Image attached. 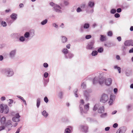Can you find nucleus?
I'll return each instance as SVG.
<instances>
[{
    "label": "nucleus",
    "instance_id": "f257e3e1",
    "mask_svg": "<svg viewBox=\"0 0 133 133\" xmlns=\"http://www.w3.org/2000/svg\"><path fill=\"white\" fill-rule=\"evenodd\" d=\"M0 121L1 124H5L6 127L9 128L8 129V131L11 130L10 128L12 127L13 126L11 120H8L7 121V122H6V118L5 116H3L1 118Z\"/></svg>",
    "mask_w": 133,
    "mask_h": 133
},
{
    "label": "nucleus",
    "instance_id": "f03ea898",
    "mask_svg": "<svg viewBox=\"0 0 133 133\" xmlns=\"http://www.w3.org/2000/svg\"><path fill=\"white\" fill-rule=\"evenodd\" d=\"M2 74L8 77H10L14 75L13 70L10 68H8L3 69L2 70Z\"/></svg>",
    "mask_w": 133,
    "mask_h": 133
},
{
    "label": "nucleus",
    "instance_id": "7ed1b4c3",
    "mask_svg": "<svg viewBox=\"0 0 133 133\" xmlns=\"http://www.w3.org/2000/svg\"><path fill=\"white\" fill-rule=\"evenodd\" d=\"M50 5L53 7L54 10L55 11L59 13H61L62 11L60 9H61V7L58 5L55 4L52 2L50 3Z\"/></svg>",
    "mask_w": 133,
    "mask_h": 133
},
{
    "label": "nucleus",
    "instance_id": "20e7f679",
    "mask_svg": "<svg viewBox=\"0 0 133 133\" xmlns=\"http://www.w3.org/2000/svg\"><path fill=\"white\" fill-rule=\"evenodd\" d=\"M95 5V3L94 1H90L88 3V6L89 7L91 8L92 9L90 11H89L87 9L86 10V12L88 13H93L94 11V8Z\"/></svg>",
    "mask_w": 133,
    "mask_h": 133
},
{
    "label": "nucleus",
    "instance_id": "39448f33",
    "mask_svg": "<svg viewBox=\"0 0 133 133\" xmlns=\"http://www.w3.org/2000/svg\"><path fill=\"white\" fill-rule=\"evenodd\" d=\"M89 104L88 103L87 104L85 105L84 106V109L83 110V108H82V110H80V112L83 114L84 113H87L88 111V110L89 108Z\"/></svg>",
    "mask_w": 133,
    "mask_h": 133
},
{
    "label": "nucleus",
    "instance_id": "423d86ee",
    "mask_svg": "<svg viewBox=\"0 0 133 133\" xmlns=\"http://www.w3.org/2000/svg\"><path fill=\"white\" fill-rule=\"evenodd\" d=\"M108 96L107 95L103 94L100 99V101L102 103H105L108 100Z\"/></svg>",
    "mask_w": 133,
    "mask_h": 133
},
{
    "label": "nucleus",
    "instance_id": "0eeeda50",
    "mask_svg": "<svg viewBox=\"0 0 133 133\" xmlns=\"http://www.w3.org/2000/svg\"><path fill=\"white\" fill-rule=\"evenodd\" d=\"M20 116L19 115L18 113L16 114L15 116L13 117L12 118V120L13 122H17L20 121L19 119Z\"/></svg>",
    "mask_w": 133,
    "mask_h": 133
},
{
    "label": "nucleus",
    "instance_id": "6e6552de",
    "mask_svg": "<svg viewBox=\"0 0 133 133\" xmlns=\"http://www.w3.org/2000/svg\"><path fill=\"white\" fill-rule=\"evenodd\" d=\"M126 130V127H122L117 130L116 133H124Z\"/></svg>",
    "mask_w": 133,
    "mask_h": 133
},
{
    "label": "nucleus",
    "instance_id": "1a4fd4ad",
    "mask_svg": "<svg viewBox=\"0 0 133 133\" xmlns=\"http://www.w3.org/2000/svg\"><path fill=\"white\" fill-rule=\"evenodd\" d=\"M16 50L14 49L11 51L9 53L10 57L12 58H14L16 54Z\"/></svg>",
    "mask_w": 133,
    "mask_h": 133
},
{
    "label": "nucleus",
    "instance_id": "9d476101",
    "mask_svg": "<svg viewBox=\"0 0 133 133\" xmlns=\"http://www.w3.org/2000/svg\"><path fill=\"white\" fill-rule=\"evenodd\" d=\"M124 45L125 46H130V45L133 46V43L131 40H127L124 43Z\"/></svg>",
    "mask_w": 133,
    "mask_h": 133
},
{
    "label": "nucleus",
    "instance_id": "9b49d317",
    "mask_svg": "<svg viewBox=\"0 0 133 133\" xmlns=\"http://www.w3.org/2000/svg\"><path fill=\"white\" fill-rule=\"evenodd\" d=\"M94 42L93 41L91 42L90 43H89L87 46L86 48L87 49L92 50L93 48V46L94 44Z\"/></svg>",
    "mask_w": 133,
    "mask_h": 133
},
{
    "label": "nucleus",
    "instance_id": "f8f14e48",
    "mask_svg": "<svg viewBox=\"0 0 133 133\" xmlns=\"http://www.w3.org/2000/svg\"><path fill=\"white\" fill-rule=\"evenodd\" d=\"M112 83V79L110 78H108L106 79L105 81V84L108 86L110 85Z\"/></svg>",
    "mask_w": 133,
    "mask_h": 133
},
{
    "label": "nucleus",
    "instance_id": "ddd939ff",
    "mask_svg": "<svg viewBox=\"0 0 133 133\" xmlns=\"http://www.w3.org/2000/svg\"><path fill=\"white\" fill-rule=\"evenodd\" d=\"M69 2L66 0H64L63 1V5L62 3H61L60 4V6L61 7V9L62 8H64V6H66L69 5Z\"/></svg>",
    "mask_w": 133,
    "mask_h": 133
},
{
    "label": "nucleus",
    "instance_id": "4468645a",
    "mask_svg": "<svg viewBox=\"0 0 133 133\" xmlns=\"http://www.w3.org/2000/svg\"><path fill=\"white\" fill-rule=\"evenodd\" d=\"M80 128L85 132H87L88 127L87 126L81 125L80 127Z\"/></svg>",
    "mask_w": 133,
    "mask_h": 133
},
{
    "label": "nucleus",
    "instance_id": "2eb2a0df",
    "mask_svg": "<svg viewBox=\"0 0 133 133\" xmlns=\"http://www.w3.org/2000/svg\"><path fill=\"white\" fill-rule=\"evenodd\" d=\"M84 95L85 98L86 100L87 101H88L90 95L87 90H85L84 91Z\"/></svg>",
    "mask_w": 133,
    "mask_h": 133
},
{
    "label": "nucleus",
    "instance_id": "dca6fc26",
    "mask_svg": "<svg viewBox=\"0 0 133 133\" xmlns=\"http://www.w3.org/2000/svg\"><path fill=\"white\" fill-rule=\"evenodd\" d=\"M105 78L104 77H101L99 78L98 81V82L100 84L102 85L105 83Z\"/></svg>",
    "mask_w": 133,
    "mask_h": 133
},
{
    "label": "nucleus",
    "instance_id": "f3484780",
    "mask_svg": "<svg viewBox=\"0 0 133 133\" xmlns=\"http://www.w3.org/2000/svg\"><path fill=\"white\" fill-rule=\"evenodd\" d=\"M90 26V24L89 23H85L84 24L83 27L82 26H81V28L80 30L81 31H83L82 29L83 28L85 29H88Z\"/></svg>",
    "mask_w": 133,
    "mask_h": 133
},
{
    "label": "nucleus",
    "instance_id": "a211bd4d",
    "mask_svg": "<svg viewBox=\"0 0 133 133\" xmlns=\"http://www.w3.org/2000/svg\"><path fill=\"white\" fill-rule=\"evenodd\" d=\"M4 113L5 114L8 113L9 111V109L8 106L6 105H4Z\"/></svg>",
    "mask_w": 133,
    "mask_h": 133
},
{
    "label": "nucleus",
    "instance_id": "6ab92c4d",
    "mask_svg": "<svg viewBox=\"0 0 133 133\" xmlns=\"http://www.w3.org/2000/svg\"><path fill=\"white\" fill-rule=\"evenodd\" d=\"M84 102L83 99H81L80 102L79 109L80 110H82V108L84 104Z\"/></svg>",
    "mask_w": 133,
    "mask_h": 133
},
{
    "label": "nucleus",
    "instance_id": "aec40b11",
    "mask_svg": "<svg viewBox=\"0 0 133 133\" xmlns=\"http://www.w3.org/2000/svg\"><path fill=\"white\" fill-rule=\"evenodd\" d=\"M104 111V109L103 106H102L100 107L98 110V112L100 113H103Z\"/></svg>",
    "mask_w": 133,
    "mask_h": 133
},
{
    "label": "nucleus",
    "instance_id": "412c9836",
    "mask_svg": "<svg viewBox=\"0 0 133 133\" xmlns=\"http://www.w3.org/2000/svg\"><path fill=\"white\" fill-rule=\"evenodd\" d=\"M42 115L45 117H47L48 116V113L45 110H43L42 112Z\"/></svg>",
    "mask_w": 133,
    "mask_h": 133
},
{
    "label": "nucleus",
    "instance_id": "4be33fe9",
    "mask_svg": "<svg viewBox=\"0 0 133 133\" xmlns=\"http://www.w3.org/2000/svg\"><path fill=\"white\" fill-rule=\"evenodd\" d=\"M101 37L100 38V40L101 42H103L106 40V36L102 35H100Z\"/></svg>",
    "mask_w": 133,
    "mask_h": 133
},
{
    "label": "nucleus",
    "instance_id": "5701e85b",
    "mask_svg": "<svg viewBox=\"0 0 133 133\" xmlns=\"http://www.w3.org/2000/svg\"><path fill=\"white\" fill-rule=\"evenodd\" d=\"M61 37L62 38L61 41L63 43H65L67 41V39L66 37L62 36Z\"/></svg>",
    "mask_w": 133,
    "mask_h": 133
},
{
    "label": "nucleus",
    "instance_id": "b1692460",
    "mask_svg": "<svg viewBox=\"0 0 133 133\" xmlns=\"http://www.w3.org/2000/svg\"><path fill=\"white\" fill-rule=\"evenodd\" d=\"M29 35H30V37L32 38L34 35V31L33 30H31L29 32Z\"/></svg>",
    "mask_w": 133,
    "mask_h": 133
},
{
    "label": "nucleus",
    "instance_id": "393cba45",
    "mask_svg": "<svg viewBox=\"0 0 133 133\" xmlns=\"http://www.w3.org/2000/svg\"><path fill=\"white\" fill-rule=\"evenodd\" d=\"M68 128H66L65 130L64 133H71L70 129L69 128H71L70 126L68 127Z\"/></svg>",
    "mask_w": 133,
    "mask_h": 133
},
{
    "label": "nucleus",
    "instance_id": "a878e982",
    "mask_svg": "<svg viewBox=\"0 0 133 133\" xmlns=\"http://www.w3.org/2000/svg\"><path fill=\"white\" fill-rule=\"evenodd\" d=\"M17 15L13 13L11 15V17L12 19L15 20L17 18Z\"/></svg>",
    "mask_w": 133,
    "mask_h": 133
},
{
    "label": "nucleus",
    "instance_id": "bb28decb",
    "mask_svg": "<svg viewBox=\"0 0 133 133\" xmlns=\"http://www.w3.org/2000/svg\"><path fill=\"white\" fill-rule=\"evenodd\" d=\"M114 97V96L111 95L110 96V99L109 102V105H111L112 104L113 99H112V98Z\"/></svg>",
    "mask_w": 133,
    "mask_h": 133
},
{
    "label": "nucleus",
    "instance_id": "cd10ccee",
    "mask_svg": "<svg viewBox=\"0 0 133 133\" xmlns=\"http://www.w3.org/2000/svg\"><path fill=\"white\" fill-rule=\"evenodd\" d=\"M24 37L26 38L30 37L29 32H26L24 34Z\"/></svg>",
    "mask_w": 133,
    "mask_h": 133
},
{
    "label": "nucleus",
    "instance_id": "c85d7f7f",
    "mask_svg": "<svg viewBox=\"0 0 133 133\" xmlns=\"http://www.w3.org/2000/svg\"><path fill=\"white\" fill-rule=\"evenodd\" d=\"M40 104V99L39 98H38L37 100V107L38 108Z\"/></svg>",
    "mask_w": 133,
    "mask_h": 133
},
{
    "label": "nucleus",
    "instance_id": "c756f323",
    "mask_svg": "<svg viewBox=\"0 0 133 133\" xmlns=\"http://www.w3.org/2000/svg\"><path fill=\"white\" fill-rule=\"evenodd\" d=\"M114 69H117L118 70V72L119 73H120L121 72V68L119 66H118L117 65H115L114 67Z\"/></svg>",
    "mask_w": 133,
    "mask_h": 133
},
{
    "label": "nucleus",
    "instance_id": "7c9ffc66",
    "mask_svg": "<svg viewBox=\"0 0 133 133\" xmlns=\"http://www.w3.org/2000/svg\"><path fill=\"white\" fill-rule=\"evenodd\" d=\"M4 105L3 106L2 105H0V112L1 113H3L4 112Z\"/></svg>",
    "mask_w": 133,
    "mask_h": 133
},
{
    "label": "nucleus",
    "instance_id": "2f4dec72",
    "mask_svg": "<svg viewBox=\"0 0 133 133\" xmlns=\"http://www.w3.org/2000/svg\"><path fill=\"white\" fill-rule=\"evenodd\" d=\"M62 52L66 55V54L68 53V50L65 48L63 49L62 50Z\"/></svg>",
    "mask_w": 133,
    "mask_h": 133
},
{
    "label": "nucleus",
    "instance_id": "473e14b6",
    "mask_svg": "<svg viewBox=\"0 0 133 133\" xmlns=\"http://www.w3.org/2000/svg\"><path fill=\"white\" fill-rule=\"evenodd\" d=\"M25 37L23 36H21L19 38V41L21 42H23L25 41Z\"/></svg>",
    "mask_w": 133,
    "mask_h": 133
},
{
    "label": "nucleus",
    "instance_id": "72a5a7b5",
    "mask_svg": "<svg viewBox=\"0 0 133 133\" xmlns=\"http://www.w3.org/2000/svg\"><path fill=\"white\" fill-rule=\"evenodd\" d=\"M48 22V20L47 19H45L42 21L41 22V24L42 25H44L46 24Z\"/></svg>",
    "mask_w": 133,
    "mask_h": 133
},
{
    "label": "nucleus",
    "instance_id": "f704fd0d",
    "mask_svg": "<svg viewBox=\"0 0 133 133\" xmlns=\"http://www.w3.org/2000/svg\"><path fill=\"white\" fill-rule=\"evenodd\" d=\"M98 79L97 78L95 77L93 79V84H96L98 83Z\"/></svg>",
    "mask_w": 133,
    "mask_h": 133
},
{
    "label": "nucleus",
    "instance_id": "c9c22d12",
    "mask_svg": "<svg viewBox=\"0 0 133 133\" xmlns=\"http://www.w3.org/2000/svg\"><path fill=\"white\" fill-rule=\"evenodd\" d=\"M63 95V93L62 91H60L58 94V96L60 98H62Z\"/></svg>",
    "mask_w": 133,
    "mask_h": 133
},
{
    "label": "nucleus",
    "instance_id": "e433bc0d",
    "mask_svg": "<svg viewBox=\"0 0 133 133\" xmlns=\"http://www.w3.org/2000/svg\"><path fill=\"white\" fill-rule=\"evenodd\" d=\"M2 25L4 27H6L7 26V24L6 22L5 21H2L1 23Z\"/></svg>",
    "mask_w": 133,
    "mask_h": 133
},
{
    "label": "nucleus",
    "instance_id": "4c0bfd02",
    "mask_svg": "<svg viewBox=\"0 0 133 133\" xmlns=\"http://www.w3.org/2000/svg\"><path fill=\"white\" fill-rule=\"evenodd\" d=\"M98 52L96 51H94L92 52L91 54L92 56H95L97 55Z\"/></svg>",
    "mask_w": 133,
    "mask_h": 133
},
{
    "label": "nucleus",
    "instance_id": "58836bf2",
    "mask_svg": "<svg viewBox=\"0 0 133 133\" xmlns=\"http://www.w3.org/2000/svg\"><path fill=\"white\" fill-rule=\"evenodd\" d=\"M98 106V104H96L93 109V110L94 111H96L97 109Z\"/></svg>",
    "mask_w": 133,
    "mask_h": 133
},
{
    "label": "nucleus",
    "instance_id": "ea45409f",
    "mask_svg": "<svg viewBox=\"0 0 133 133\" xmlns=\"http://www.w3.org/2000/svg\"><path fill=\"white\" fill-rule=\"evenodd\" d=\"M81 87L83 89H85L86 87V84L85 83L83 82L82 84Z\"/></svg>",
    "mask_w": 133,
    "mask_h": 133
},
{
    "label": "nucleus",
    "instance_id": "a19ab883",
    "mask_svg": "<svg viewBox=\"0 0 133 133\" xmlns=\"http://www.w3.org/2000/svg\"><path fill=\"white\" fill-rule=\"evenodd\" d=\"M103 49L102 47H101L98 48V52H99L101 53L103 52Z\"/></svg>",
    "mask_w": 133,
    "mask_h": 133
},
{
    "label": "nucleus",
    "instance_id": "79ce46f5",
    "mask_svg": "<svg viewBox=\"0 0 133 133\" xmlns=\"http://www.w3.org/2000/svg\"><path fill=\"white\" fill-rule=\"evenodd\" d=\"M107 116V114L106 113H105L101 115V118H103L106 117Z\"/></svg>",
    "mask_w": 133,
    "mask_h": 133
},
{
    "label": "nucleus",
    "instance_id": "37998d69",
    "mask_svg": "<svg viewBox=\"0 0 133 133\" xmlns=\"http://www.w3.org/2000/svg\"><path fill=\"white\" fill-rule=\"evenodd\" d=\"M78 90L77 89H76L74 91L75 96L76 97H77L78 96V95H77V94Z\"/></svg>",
    "mask_w": 133,
    "mask_h": 133
},
{
    "label": "nucleus",
    "instance_id": "c03bdc74",
    "mask_svg": "<svg viewBox=\"0 0 133 133\" xmlns=\"http://www.w3.org/2000/svg\"><path fill=\"white\" fill-rule=\"evenodd\" d=\"M5 128V126L2 125L0 127V131L4 130Z\"/></svg>",
    "mask_w": 133,
    "mask_h": 133
},
{
    "label": "nucleus",
    "instance_id": "a18cd8bd",
    "mask_svg": "<svg viewBox=\"0 0 133 133\" xmlns=\"http://www.w3.org/2000/svg\"><path fill=\"white\" fill-rule=\"evenodd\" d=\"M112 32L111 31H109L108 33V35L109 36H111L112 35Z\"/></svg>",
    "mask_w": 133,
    "mask_h": 133
},
{
    "label": "nucleus",
    "instance_id": "49530a36",
    "mask_svg": "<svg viewBox=\"0 0 133 133\" xmlns=\"http://www.w3.org/2000/svg\"><path fill=\"white\" fill-rule=\"evenodd\" d=\"M9 100L10 101L8 103V104L10 106V104H12L14 102V101L12 99H9Z\"/></svg>",
    "mask_w": 133,
    "mask_h": 133
},
{
    "label": "nucleus",
    "instance_id": "de8ad7c7",
    "mask_svg": "<svg viewBox=\"0 0 133 133\" xmlns=\"http://www.w3.org/2000/svg\"><path fill=\"white\" fill-rule=\"evenodd\" d=\"M91 37V36L90 35H87L86 36L85 38L87 39H89Z\"/></svg>",
    "mask_w": 133,
    "mask_h": 133
},
{
    "label": "nucleus",
    "instance_id": "09e8293b",
    "mask_svg": "<svg viewBox=\"0 0 133 133\" xmlns=\"http://www.w3.org/2000/svg\"><path fill=\"white\" fill-rule=\"evenodd\" d=\"M116 12V10L114 9H112L111 11V13L112 14H115Z\"/></svg>",
    "mask_w": 133,
    "mask_h": 133
},
{
    "label": "nucleus",
    "instance_id": "8fccbe9b",
    "mask_svg": "<svg viewBox=\"0 0 133 133\" xmlns=\"http://www.w3.org/2000/svg\"><path fill=\"white\" fill-rule=\"evenodd\" d=\"M76 11L77 12H81L82 11V10L81 8L78 7Z\"/></svg>",
    "mask_w": 133,
    "mask_h": 133
},
{
    "label": "nucleus",
    "instance_id": "3c124183",
    "mask_svg": "<svg viewBox=\"0 0 133 133\" xmlns=\"http://www.w3.org/2000/svg\"><path fill=\"white\" fill-rule=\"evenodd\" d=\"M44 101L46 103H47L48 102V99L46 97H45L44 98Z\"/></svg>",
    "mask_w": 133,
    "mask_h": 133
},
{
    "label": "nucleus",
    "instance_id": "603ef678",
    "mask_svg": "<svg viewBox=\"0 0 133 133\" xmlns=\"http://www.w3.org/2000/svg\"><path fill=\"white\" fill-rule=\"evenodd\" d=\"M48 76V74L47 72H45L44 73V76L45 78H47Z\"/></svg>",
    "mask_w": 133,
    "mask_h": 133
},
{
    "label": "nucleus",
    "instance_id": "864d4df0",
    "mask_svg": "<svg viewBox=\"0 0 133 133\" xmlns=\"http://www.w3.org/2000/svg\"><path fill=\"white\" fill-rule=\"evenodd\" d=\"M115 17L116 18H118L120 17V15L119 14L116 13L115 15Z\"/></svg>",
    "mask_w": 133,
    "mask_h": 133
},
{
    "label": "nucleus",
    "instance_id": "5fc2aeb1",
    "mask_svg": "<svg viewBox=\"0 0 133 133\" xmlns=\"http://www.w3.org/2000/svg\"><path fill=\"white\" fill-rule=\"evenodd\" d=\"M43 66L45 68H47L48 67V65L46 63H44L43 64Z\"/></svg>",
    "mask_w": 133,
    "mask_h": 133
},
{
    "label": "nucleus",
    "instance_id": "6e6d98bb",
    "mask_svg": "<svg viewBox=\"0 0 133 133\" xmlns=\"http://www.w3.org/2000/svg\"><path fill=\"white\" fill-rule=\"evenodd\" d=\"M53 26L55 27L56 28H57L58 27V25L57 24H56L54 23H53L52 24Z\"/></svg>",
    "mask_w": 133,
    "mask_h": 133
},
{
    "label": "nucleus",
    "instance_id": "4d7b16f0",
    "mask_svg": "<svg viewBox=\"0 0 133 133\" xmlns=\"http://www.w3.org/2000/svg\"><path fill=\"white\" fill-rule=\"evenodd\" d=\"M118 125L117 123H115L113 124V127L114 128H116L117 127Z\"/></svg>",
    "mask_w": 133,
    "mask_h": 133
},
{
    "label": "nucleus",
    "instance_id": "13d9d810",
    "mask_svg": "<svg viewBox=\"0 0 133 133\" xmlns=\"http://www.w3.org/2000/svg\"><path fill=\"white\" fill-rule=\"evenodd\" d=\"M131 107V105H128L127 106L126 108L127 109L129 110H130V108Z\"/></svg>",
    "mask_w": 133,
    "mask_h": 133
},
{
    "label": "nucleus",
    "instance_id": "bf43d9fd",
    "mask_svg": "<svg viewBox=\"0 0 133 133\" xmlns=\"http://www.w3.org/2000/svg\"><path fill=\"white\" fill-rule=\"evenodd\" d=\"M117 12L119 13L121 11V9L120 8H118L117 10Z\"/></svg>",
    "mask_w": 133,
    "mask_h": 133
},
{
    "label": "nucleus",
    "instance_id": "052dcab7",
    "mask_svg": "<svg viewBox=\"0 0 133 133\" xmlns=\"http://www.w3.org/2000/svg\"><path fill=\"white\" fill-rule=\"evenodd\" d=\"M117 39L119 42L121 41V38L120 36H119L117 37Z\"/></svg>",
    "mask_w": 133,
    "mask_h": 133
},
{
    "label": "nucleus",
    "instance_id": "680f3d73",
    "mask_svg": "<svg viewBox=\"0 0 133 133\" xmlns=\"http://www.w3.org/2000/svg\"><path fill=\"white\" fill-rule=\"evenodd\" d=\"M116 58L118 60H120L121 59L120 56L118 55H116Z\"/></svg>",
    "mask_w": 133,
    "mask_h": 133
},
{
    "label": "nucleus",
    "instance_id": "e2e57ef3",
    "mask_svg": "<svg viewBox=\"0 0 133 133\" xmlns=\"http://www.w3.org/2000/svg\"><path fill=\"white\" fill-rule=\"evenodd\" d=\"M70 44H67L66 46V47L68 49H70Z\"/></svg>",
    "mask_w": 133,
    "mask_h": 133
},
{
    "label": "nucleus",
    "instance_id": "0e129e2a",
    "mask_svg": "<svg viewBox=\"0 0 133 133\" xmlns=\"http://www.w3.org/2000/svg\"><path fill=\"white\" fill-rule=\"evenodd\" d=\"M5 99V97L4 96L2 97L1 98V100L2 101H4Z\"/></svg>",
    "mask_w": 133,
    "mask_h": 133
},
{
    "label": "nucleus",
    "instance_id": "69168bd1",
    "mask_svg": "<svg viewBox=\"0 0 133 133\" xmlns=\"http://www.w3.org/2000/svg\"><path fill=\"white\" fill-rule=\"evenodd\" d=\"M73 56V55L72 54H69V58H71Z\"/></svg>",
    "mask_w": 133,
    "mask_h": 133
},
{
    "label": "nucleus",
    "instance_id": "338daca9",
    "mask_svg": "<svg viewBox=\"0 0 133 133\" xmlns=\"http://www.w3.org/2000/svg\"><path fill=\"white\" fill-rule=\"evenodd\" d=\"M17 97L19 98H20V99H21L22 100L24 98L20 96H17Z\"/></svg>",
    "mask_w": 133,
    "mask_h": 133
},
{
    "label": "nucleus",
    "instance_id": "774afa93",
    "mask_svg": "<svg viewBox=\"0 0 133 133\" xmlns=\"http://www.w3.org/2000/svg\"><path fill=\"white\" fill-rule=\"evenodd\" d=\"M129 53H133V48H132L131 49H130L129 50Z\"/></svg>",
    "mask_w": 133,
    "mask_h": 133
}]
</instances>
